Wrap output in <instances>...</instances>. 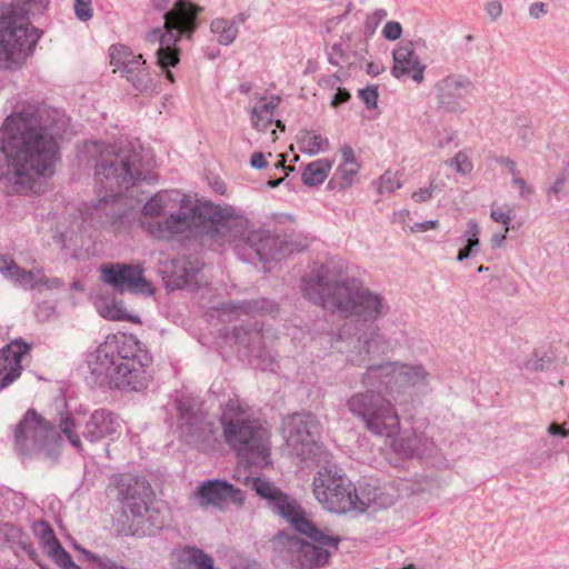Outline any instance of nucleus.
I'll use <instances>...</instances> for the list:
<instances>
[{
  "mask_svg": "<svg viewBox=\"0 0 569 569\" xmlns=\"http://www.w3.org/2000/svg\"><path fill=\"white\" fill-rule=\"evenodd\" d=\"M301 290L305 298L312 303L353 321L343 326L338 333L341 340L349 339L350 345H353L355 350L348 355L350 363L361 366L371 355L383 351L387 340L377 321L385 318L391 309L385 296L355 278L332 280L326 264L302 278Z\"/></svg>",
  "mask_w": 569,
  "mask_h": 569,
  "instance_id": "1",
  "label": "nucleus"
},
{
  "mask_svg": "<svg viewBox=\"0 0 569 569\" xmlns=\"http://www.w3.org/2000/svg\"><path fill=\"white\" fill-rule=\"evenodd\" d=\"M67 124L64 114L46 107H28L6 118L1 138L6 164L0 178L12 184L13 192L28 191L36 179L52 172L59 153L57 137Z\"/></svg>",
  "mask_w": 569,
  "mask_h": 569,
  "instance_id": "2",
  "label": "nucleus"
},
{
  "mask_svg": "<svg viewBox=\"0 0 569 569\" xmlns=\"http://www.w3.org/2000/svg\"><path fill=\"white\" fill-rule=\"evenodd\" d=\"M428 376L421 365L390 361L369 366L360 378L366 390L352 393L346 406L368 432L377 437H392L400 428V416L382 390L392 395L400 393L403 388L426 387Z\"/></svg>",
  "mask_w": 569,
  "mask_h": 569,
  "instance_id": "3",
  "label": "nucleus"
},
{
  "mask_svg": "<svg viewBox=\"0 0 569 569\" xmlns=\"http://www.w3.org/2000/svg\"><path fill=\"white\" fill-rule=\"evenodd\" d=\"M84 153L93 162L94 181L104 196L98 200L96 212L114 232L128 230L138 211L119 199L122 189L144 180L141 152L130 144L119 149L103 142L84 143Z\"/></svg>",
  "mask_w": 569,
  "mask_h": 569,
  "instance_id": "4",
  "label": "nucleus"
},
{
  "mask_svg": "<svg viewBox=\"0 0 569 569\" xmlns=\"http://www.w3.org/2000/svg\"><path fill=\"white\" fill-rule=\"evenodd\" d=\"M251 489L267 501V506L299 533L309 540L295 539L290 542L295 551V563L300 569H315L329 562L341 539L329 530H320L307 517L303 508L292 497L282 492L272 482L261 477L251 480Z\"/></svg>",
  "mask_w": 569,
  "mask_h": 569,
  "instance_id": "5",
  "label": "nucleus"
},
{
  "mask_svg": "<svg viewBox=\"0 0 569 569\" xmlns=\"http://www.w3.org/2000/svg\"><path fill=\"white\" fill-rule=\"evenodd\" d=\"M151 357L131 335L108 336L88 357L93 376L113 383L119 389L141 390L150 378L147 368Z\"/></svg>",
  "mask_w": 569,
  "mask_h": 569,
  "instance_id": "6",
  "label": "nucleus"
},
{
  "mask_svg": "<svg viewBox=\"0 0 569 569\" xmlns=\"http://www.w3.org/2000/svg\"><path fill=\"white\" fill-rule=\"evenodd\" d=\"M220 423L226 443L239 459L251 465L267 462L270 433L244 400L230 398L222 405Z\"/></svg>",
  "mask_w": 569,
  "mask_h": 569,
  "instance_id": "7",
  "label": "nucleus"
},
{
  "mask_svg": "<svg viewBox=\"0 0 569 569\" xmlns=\"http://www.w3.org/2000/svg\"><path fill=\"white\" fill-rule=\"evenodd\" d=\"M203 9L187 0H177L173 7L163 14V30L154 28L147 34V40L158 43L156 51L157 63L166 78L174 82L170 68L176 67L180 61V50L177 47L181 38L190 39L198 27V14Z\"/></svg>",
  "mask_w": 569,
  "mask_h": 569,
  "instance_id": "8",
  "label": "nucleus"
},
{
  "mask_svg": "<svg viewBox=\"0 0 569 569\" xmlns=\"http://www.w3.org/2000/svg\"><path fill=\"white\" fill-rule=\"evenodd\" d=\"M174 204L178 209L168 217L157 220L142 221L147 232L156 239L170 240L174 237L189 238L199 236L207 242L208 230L212 218L219 210L211 202H202L188 194H176Z\"/></svg>",
  "mask_w": 569,
  "mask_h": 569,
  "instance_id": "9",
  "label": "nucleus"
},
{
  "mask_svg": "<svg viewBox=\"0 0 569 569\" xmlns=\"http://www.w3.org/2000/svg\"><path fill=\"white\" fill-rule=\"evenodd\" d=\"M313 495L321 506L336 513L363 512L370 505H379L377 489L361 487L359 490L335 465L318 470L313 481Z\"/></svg>",
  "mask_w": 569,
  "mask_h": 569,
  "instance_id": "10",
  "label": "nucleus"
},
{
  "mask_svg": "<svg viewBox=\"0 0 569 569\" xmlns=\"http://www.w3.org/2000/svg\"><path fill=\"white\" fill-rule=\"evenodd\" d=\"M119 492L124 509L130 515L132 535L144 537L157 535L164 526V518L152 503L151 486L136 477H124L119 482Z\"/></svg>",
  "mask_w": 569,
  "mask_h": 569,
  "instance_id": "11",
  "label": "nucleus"
},
{
  "mask_svg": "<svg viewBox=\"0 0 569 569\" xmlns=\"http://www.w3.org/2000/svg\"><path fill=\"white\" fill-rule=\"evenodd\" d=\"M40 33L37 28L19 24L11 17L0 20V68L13 69L21 66L32 53Z\"/></svg>",
  "mask_w": 569,
  "mask_h": 569,
  "instance_id": "12",
  "label": "nucleus"
},
{
  "mask_svg": "<svg viewBox=\"0 0 569 569\" xmlns=\"http://www.w3.org/2000/svg\"><path fill=\"white\" fill-rule=\"evenodd\" d=\"M60 438L56 426L28 410L14 431L16 447L20 455H31L49 449Z\"/></svg>",
  "mask_w": 569,
  "mask_h": 569,
  "instance_id": "13",
  "label": "nucleus"
},
{
  "mask_svg": "<svg viewBox=\"0 0 569 569\" xmlns=\"http://www.w3.org/2000/svg\"><path fill=\"white\" fill-rule=\"evenodd\" d=\"M219 210L217 217L212 218L209 226L207 243L214 250L226 243H233L236 247H249L248 238L256 229L250 228L249 220L242 216H236L231 207L216 204Z\"/></svg>",
  "mask_w": 569,
  "mask_h": 569,
  "instance_id": "14",
  "label": "nucleus"
},
{
  "mask_svg": "<svg viewBox=\"0 0 569 569\" xmlns=\"http://www.w3.org/2000/svg\"><path fill=\"white\" fill-rule=\"evenodd\" d=\"M109 56L110 64L116 68L114 72L119 71L137 91H160L158 76L146 67V60L141 54H134L127 46L117 44L110 48Z\"/></svg>",
  "mask_w": 569,
  "mask_h": 569,
  "instance_id": "15",
  "label": "nucleus"
},
{
  "mask_svg": "<svg viewBox=\"0 0 569 569\" xmlns=\"http://www.w3.org/2000/svg\"><path fill=\"white\" fill-rule=\"evenodd\" d=\"M286 442L292 452L303 459L316 453L321 427L317 417L309 412H298L284 420Z\"/></svg>",
  "mask_w": 569,
  "mask_h": 569,
  "instance_id": "16",
  "label": "nucleus"
},
{
  "mask_svg": "<svg viewBox=\"0 0 569 569\" xmlns=\"http://www.w3.org/2000/svg\"><path fill=\"white\" fill-rule=\"evenodd\" d=\"M180 437L188 443L208 441L213 433V423L208 420L200 402L192 397H181L176 401Z\"/></svg>",
  "mask_w": 569,
  "mask_h": 569,
  "instance_id": "17",
  "label": "nucleus"
},
{
  "mask_svg": "<svg viewBox=\"0 0 569 569\" xmlns=\"http://www.w3.org/2000/svg\"><path fill=\"white\" fill-rule=\"evenodd\" d=\"M101 279L118 292H153L151 283L144 278L143 269L138 264L106 263L100 268Z\"/></svg>",
  "mask_w": 569,
  "mask_h": 569,
  "instance_id": "18",
  "label": "nucleus"
},
{
  "mask_svg": "<svg viewBox=\"0 0 569 569\" xmlns=\"http://www.w3.org/2000/svg\"><path fill=\"white\" fill-rule=\"evenodd\" d=\"M249 247L261 262L280 261L295 251L297 244L288 236L272 234L264 229H257L248 238Z\"/></svg>",
  "mask_w": 569,
  "mask_h": 569,
  "instance_id": "19",
  "label": "nucleus"
},
{
  "mask_svg": "<svg viewBox=\"0 0 569 569\" xmlns=\"http://www.w3.org/2000/svg\"><path fill=\"white\" fill-rule=\"evenodd\" d=\"M435 89L439 108L461 113L465 111L463 99L472 92L473 84L467 76L452 73L439 80Z\"/></svg>",
  "mask_w": 569,
  "mask_h": 569,
  "instance_id": "20",
  "label": "nucleus"
},
{
  "mask_svg": "<svg viewBox=\"0 0 569 569\" xmlns=\"http://www.w3.org/2000/svg\"><path fill=\"white\" fill-rule=\"evenodd\" d=\"M202 507L213 506L224 509L230 502L241 506L244 501L243 492L224 480H208L199 485L194 491Z\"/></svg>",
  "mask_w": 569,
  "mask_h": 569,
  "instance_id": "21",
  "label": "nucleus"
},
{
  "mask_svg": "<svg viewBox=\"0 0 569 569\" xmlns=\"http://www.w3.org/2000/svg\"><path fill=\"white\" fill-rule=\"evenodd\" d=\"M392 58L391 74L396 79L410 78L417 83L423 81L426 64L420 61L411 41H401L393 50Z\"/></svg>",
  "mask_w": 569,
  "mask_h": 569,
  "instance_id": "22",
  "label": "nucleus"
},
{
  "mask_svg": "<svg viewBox=\"0 0 569 569\" xmlns=\"http://www.w3.org/2000/svg\"><path fill=\"white\" fill-rule=\"evenodd\" d=\"M30 351V345L21 338L12 340L0 349V391L21 375V359Z\"/></svg>",
  "mask_w": 569,
  "mask_h": 569,
  "instance_id": "23",
  "label": "nucleus"
},
{
  "mask_svg": "<svg viewBox=\"0 0 569 569\" xmlns=\"http://www.w3.org/2000/svg\"><path fill=\"white\" fill-rule=\"evenodd\" d=\"M400 431V429L398 430ZM392 439V448L405 457L421 456L431 452L435 443L423 431L418 429H406L400 435L397 432L390 437Z\"/></svg>",
  "mask_w": 569,
  "mask_h": 569,
  "instance_id": "24",
  "label": "nucleus"
},
{
  "mask_svg": "<svg viewBox=\"0 0 569 569\" xmlns=\"http://www.w3.org/2000/svg\"><path fill=\"white\" fill-rule=\"evenodd\" d=\"M119 427V420L111 411L99 409L91 413L81 433L86 440L93 443L114 435Z\"/></svg>",
  "mask_w": 569,
  "mask_h": 569,
  "instance_id": "25",
  "label": "nucleus"
},
{
  "mask_svg": "<svg viewBox=\"0 0 569 569\" xmlns=\"http://www.w3.org/2000/svg\"><path fill=\"white\" fill-rule=\"evenodd\" d=\"M40 272L26 270L19 267L12 258L0 254V273L23 289H34L39 286V281H43V279H39Z\"/></svg>",
  "mask_w": 569,
  "mask_h": 569,
  "instance_id": "26",
  "label": "nucleus"
},
{
  "mask_svg": "<svg viewBox=\"0 0 569 569\" xmlns=\"http://www.w3.org/2000/svg\"><path fill=\"white\" fill-rule=\"evenodd\" d=\"M223 309L237 315H263L272 312L274 309L273 303L267 299L246 300V301H230L223 305Z\"/></svg>",
  "mask_w": 569,
  "mask_h": 569,
  "instance_id": "27",
  "label": "nucleus"
},
{
  "mask_svg": "<svg viewBox=\"0 0 569 569\" xmlns=\"http://www.w3.org/2000/svg\"><path fill=\"white\" fill-rule=\"evenodd\" d=\"M179 191H164L158 192L151 197L142 208V214L144 218H159L163 212L172 208L171 203L176 201V194Z\"/></svg>",
  "mask_w": 569,
  "mask_h": 569,
  "instance_id": "28",
  "label": "nucleus"
},
{
  "mask_svg": "<svg viewBox=\"0 0 569 569\" xmlns=\"http://www.w3.org/2000/svg\"><path fill=\"white\" fill-rule=\"evenodd\" d=\"M332 162L328 159H319L307 164L302 171L301 180L306 186L321 184L328 177Z\"/></svg>",
  "mask_w": 569,
  "mask_h": 569,
  "instance_id": "29",
  "label": "nucleus"
},
{
  "mask_svg": "<svg viewBox=\"0 0 569 569\" xmlns=\"http://www.w3.org/2000/svg\"><path fill=\"white\" fill-rule=\"evenodd\" d=\"M298 142L301 151L310 156L327 151L330 147L329 140L326 137H322L316 131L308 130L300 132Z\"/></svg>",
  "mask_w": 569,
  "mask_h": 569,
  "instance_id": "30",
  "label": "nucleus"
},
{
  "mask_svg": "<svg viewBox=\"0 0 569 569\" xmlns=\"http://www.w3.org/2000/svg\"><path fill=\"white\" fill-rule=\"evenodd\" d=\"M210 30L218 36L217 40L222 46L231 44L238 37L239 30L233 22L228 19L217 18L212 20Z\"/></svg>",
  "mask_w": 569,
  "mask_h": 569,
  "instance_id": "31",
  "label": "nucleus"
},
{
  "mask_svg": "<svg viewBox=\"0 0 569 569\" xmlns=\"http://www.w3.org/2000/svg\"><path fill=\"white\" fill-rule=\"evenodd\" d=\"M349 42L350 36H348L346 40L341 39L331 46V49L328 52V61L330 64L338 67L349 61Z\"/></svg>",
  "mask_w": 569,
  "mask_h": 569,
  "instance_id": "32",
  "label": "nucleus"
},
{
  "mask_svg": "<svg viewBox=\"0 0 569 569\" xmlns=\"http://www.w3.org/2000/svg\"><path fill=\"white\" fill-rule=\"evenodd\" d=\"M471 151H459L453 158L446 161V164L453 167L458 173L468 174L472 171Z\"/></svg>",
  "mask_w": 569,
  "mask_h": 569,
  "instance_id": "33",
  "label": "nucleus"
},
{
  "mask_svg": "<svg viewBox=\"0 0 569 569\" xmlns=\"http://www.w3.org/2000/svg\"><path fill=\"white\" fill-rule=\"evenodd\" d=\"M33 532L36 536H38L41 540V542L44 546L48 547H57V542L59 540L57 539L52 528L49 526V523L44 520H38L33 525Z\"/></svg>",
  "mask_w": 569,
  "mask_h": 569,
  "instance_id": "34",
  "label": "nucleus"
},
{
  "mask_svg": "<svg viewBox=\"0 0 569 569\" xmlns=\"http://www.w3.org/2000/svg\"><path fill=\"white\" fill-rule=\"evenodd\" d=\"M401 188V181L397 173L386 171L378 180L377 191L380 194L392 193Z\"/></svg>",
  "mask_w": 569,
  "mask_h": 569,
  "instance_id": "35",
  "label": "nucleus"
},
{
  "mask_svg": "<svg viewBox=\"0 0 569 569\" xmlns=\"http://www.w3.org/2000/svg\"><path fill=\"white\" fill-rule=\"evenodd\" d=\"M360 166H341L339 164L336 172V178L339 181L340 188H348L355 182Z\"/></svg>",
  "mask_w": 569,
  "mask_h": 569,
  "instance_id": "36",
  "label": "nucleus"
},
{
  "mask_svg": "<svg viewBox=\"0 0 569 569\" xmlns=\"http://www.w3.org/2000/svg\"><path fill=\"white\" fill-rule=\"evenodd\" d=\"M386 17L387 11L385 9H377L371 14H368L363 23L365 37H371Z\"/></svg>",
  "mask_w": 569,
  "mask_h": 569,
  "instance_id": "37",
  "label": "nucleus"
},
{
  "mask_svg": "<svg viewBox=\"0 0 569 569\" xmlns=\"http://www.w3.org/2000/svg\"><path fill=\"white\" fill-rule=\"evenodd\" d=\"M20 538V530L12 525H0V548L10 546Z\"/></svg>",
  "mask_w": 569,
  "mask_h": 569,
  "instance_id": "38",
  "label": "nucleus"
},
{
  "mask_svg": "<svg viewBox=\"0 0 569 569\" xmlns=\"http://www.w3.org/2000/svg\"><path fill=\"white\" fill-rule=\"evenodd\" d=\"M74 421L66 418L61 421L60 429L66 435L70 443L78 450H81L80 437L74 431Z\"/></svg>",
  "mask_w": 569,
  "mask_h": 569,
  "instance_id": "39",
  "label": "nucleus"
},
{
  "mask_svg": "<svg viewBox=\"0 0 569 569\" xmlns=\"http://www.w3.org/2000/svg\"><path fill=\"white\" fill-rule=\"evenodd\" d=\"M53 557L56 563L61 569H71L76 565L70 553L61 546L60 542H57V547L53 548Z\"/></svg>",
  "mask_w": 569,
  "mask_h": 569,
  "instance_id": "40",
  "label": "nucleus"
},
{
  "mask_svg": "<svg viewBox=\"0 0 569 569\" xmlns=\"http://www.w3.org/2000/svg\"><path fill=\"white\" fill-rule=\"evenodd\" d=\"M200 271V267L198 263H193L191 261H183L181 266V273H178V279L181 281L178 286L187 284L192 281L196 277L197 272Z\"/></svg>",
  "mask_w": 569,
  "mask_h": 569,
  "instance_id": "41",
  "label": "nucleus"
},
{
  "mask_svg": "<svg viewBox=\"0 0 569 569\" xmlns=\"http://www.w3.org/2000/svg\"><path fill=\"white\" fill-rule=\"evenodd\" d=\"M260 104H257L252 108V113H264L268 117L274 116V110L279 106L280 98L279 97H272L269 101H264V98H261Z\"/></svg>",
  "mask_w": 569,
  "mask_h": 569,
  "instance_id": "42",
  "label": "nucleus"
},
{
  "mask_svg": "<svg viewBox=\"0 0 569 569\" xmlns=\"http://www.w3.org/2000/svg\"><path fill=\"white\" fill-rule=\"evenodd\" d=\"M480 228L478 223L475 220H470L467 224V229L461 236V239L466 242V244L473 243V241L477 243V247L480 248Z\"/></svg>",
  "mask_w": 569,
  "mask_h": 569,
  "instance_id": "43",
  "label": "nucleus"
},
{
  "mask_svg": "<svg viewBox=\"0 0 569 569\" xmlns=\"http://www.w3.org/2000/svg\"><path fill=\"white\" fill-rule=\"evenodd\" d=\"M74 13L81 21H88L92 18L91 0H76Z\"/></svg>",
  "mask_w": 569,
  "mask_h": 569,
  "instance_id": "44",
  "label": "nucleus"
},
{
  "mask_svg": "<svg viewBox=\"0 0 569 569\" xmlns=\"http://www.w3.org/2000/svg\"><path fill=\"white\" fill-rule=\"evenodd\" d=\"M359 97L368 109H372L377 106L378 91L376 87H367L359 90Z\"/></svg>",
  "mask_w": 569,
  "mask_h": 569,
  "instance_id": "45",
  "label": "nucleus"
},
{
  "mask_svg": "<svg viewBox=\"0 0 569 569\" xmlns=\"http://www.w3.org/2000/svg\"><path fill=\"white\" fill-rule=\"evenodd\" d=\"M490 217L493 221L502 223L505 227H509V223L512 220V210H503L500 207H492Z\"/></svg>",
  "mask_w": 569,
  "mask_h": 569,
  "instance_id": "46",
  "label": "nucleus"
},
{
  "mask_svg": "<svg viewBox=\"0 0 569 569\" xmlns=\"http://www.w3.org/2000/svg\"><path fill=\"white\" fill-rule=\"evenodd\" d=\"M251 122H252V126L258 131H267L269 129V127L273 123V118L268 117L264 113H260V112L252 113L251 112Z\"/></svg>",
  "mask_w": 569,
  "mask_h": 569,
  "instance_id": "47",
  "label": "nucleus"
},
{
  "mask_svg": "<svg viewBox=\"0 0 569 569\" xmlns=\"http://www.w3.org/2000/svg\"><path fill=\"white\" fill-rule=\"evenodd\" d=\"M402 27L397 21H389L385 24L382 29V34L388 40H397L401 37Z\"/></svg>",
  "mask_w": 569,
  "mask_h": 569,
  "instance_id": "48",
  "label": "nucleus"
},
{
  "mask_svg": "<svg viewBox=\"0 0 569 569\" xmlns=\"http://www.w3.org/2000/svg\"><path fill=\"white\" fill-rule=\"evenodd\" d=\"M257 367H259L262 371H274L277 366V361L272 355L269 353H259L257 355Z\"/></svg>",
  "mask_w": 569,
  "mask_h": 569,
  "instance_id": "49",
  "label": "nucleus"
},
{
  "mask_svg": "<svg viewBox=\"0 0 569 569\" xmlns=\"http://www.w3.org/2000/svg\"><path fill=\"white\" fill-rule=\"evenodd\" d=\"M341 151V156H342V161H341V166H360L357 161V158H356V154H355V151L353 149L351 148V146L349 144H343L340 149Z\"/></svg>",
  "mask_w": 569,
  "mask_h": 569,
  "instance_id": "50",
  "label": "nucleus"
},
{
  "mask_svg": "<svg viewBox=\"0 0 569 569\" xmlns=\"http://www.w3.org/2000/svg\"><path fill=\"white\" fill-rule=\"evenodd\" d=\"M566 183L565 177H558L556 181L547 189V198L548 201L551 200V197L555 196L557 200H559V194L562 192Z\"/></svg>",
  "mask_w": 569,
  "mask_h": 569,
  "instance_id": "51",
  "label": "nucleus"
},
{
  "mask_svg": "<svg viewBox=\"0 0 569 569\" xmlns=\"http://www.w3.org/2000/svg\"><path fill=\"white\" fill-rule=\"evenodd\" d=\"M512 183L519 189L521 198H527L533 193V188L527 184L526 180L519 176L512 178Z\"/></svg>",
  "mask_w": 569,
  "mask_h": 569,
  "instance_id": "52",
  "label": "nucleus"
},
{
  "mask_svg": "<svg viewBox=\"0 0 569 569\" xmlns=\"http://www.w3.org/2000/svg\"><path fill=\"white\" fill-rule=\"evenodd\" d=\"M480 248L477 247V243L473 241V243L466 244L463 248H461L458 252L457 260L463 261L468 259L471 256H475L479 252Z\"/></svg>",
  "mask_w": 569,
  "mask_h": 569,
  "instance_id": "53",
  "label": "nucleus"
},
{
  "mask_svg": "<svg viewBox=\"0 0 569 569\" xmlns=\"http://www.w3.org/2000/svg\"><path fill=\"white\" fill-rule=\"evenodd\" d=\"M101 316L109 320H122L124 313L121 309H119L116 306H108L103 311H101Z\"/></svg>",
  "mask_w": 569,
  "mask_h": 569,
  "instance_id": "54",
  "label": "nucleus"
},
{
  "mask_svg": "<svg viewBox=\"0 0 569 569\" xmlns=\"http://www.w3.org/2000/svg\"><path fill=\"white\" fill-rule=\"evenodd\" d=\"M431 197H432V186H430L428 188H421L418 191H415L411 196V198L418 203L426 202V201L430 200Z\"/></svg>",
  "mask_w": 569,
  "mask_h": 569,
  "instance_id": "55",
  "label": "nucleus"
},
{
  "mask_svg": "<svg viewBox=\"0 0 569 569\" xmlns=\"http://www.w3.org/2000/svg\"><path fill=\"white\" fill-rule=\"evenodd\" d=\"M487 13L493 19H498L502 13V6L499 1H490L486 6Z\"/></svg>",
  "mask_w": 569,
  "mask_h": 569,
  "instance_id": "56",
  "label": "nucleus"
},
{
  "mask_svg": "<svg viewBox=\"0 0 569 569\" xmlns=\"http://www.w3.org/2000/svg\"><path fill=\"white\" fill-rule=\"evenodd\" d=\"M350 93L345 88H339L336 94L333 96V99L331 101L332 107H338L345 102H347L350 99Z\"/></svg>",
  "mask_w": 569,
  "mask_h": 569,
  "instance_id": "57",
  "label": "nucleus"
},
{
  "mask_svg": "<svg viewBox=\"0 0 569 569\" xmlns=\"http://www.w3.org/2000/svg\"><path fill=\"white\" fill-rule=\"evenodd\" d=\"M547 13V6L543 2H535L529 7L531 18L539 19Z\"/></svg>",
  "mask_w": 569,
  "mask_h": 569,
  "instance_id": "58",
  "label": "nucleus"
},
{
  "mask_svg": "<svg viewBox=\"0 0 569 569\" xmlns=\"http://www.w3.org/2000/svg\"><path fill=\"white\" fill-rule=\"evenodd\" d=\"M39 279H43V281H39V286H43L48 289H58L62 286V281L59 278H47L42 272H40Z\"/></svg>",
  "mask_w": 569,
  "mask_h": 569,
  "instance_id": "59",
  "label": "nucleus"
},
{
  "mask_svg": "<svg viewBox=\"0 0 569 569\" xmlns=\"http://www.w3.org/2000/svg\"><path fill=\"white\" fill-rule=\"evenodd\" d=\"M437 226H438V221L437 220H428V221H425V222L415 223L411 227V232H426L429 229L437 228Z\"/></svg>",
  "mask_w": 569,
  "mask_h": 569,
  "instance_id": "60",
  "label": "nucleus"
},
{
  "mask_svg": "<svg viewBox=\"0 0 569 569\" xmlns=\"http://www.w3.org/2000/svg\"><path fill=\"white\" fill-rule=\"evenodd\" d=\"M250 164L256 169H263L267 167V161L262 152H254L251 156Z\"/></svg>",
  "mask_w": 569,
  "mask_h": 569,
  "instance_id": "61",
  "label": "nucleus"
},
{
  "mask_svg": "<svg viewBox=\"0 0 569 569\" xmlns=\"http://www.w3.org/2000/svg\"><path fill=\"white\" fill-rule=\"evenodd\" d=\"M99 569H128L127 567L122 565H118L112 559L108 557H102L101 560H99L98 565Z\"/></svg>",
  "mask_w": 569,
  "mask_h": 569,
  "instance_id": "62",
  "label": "nucleus"
},
{
  "mask_svg": "<svg viewBox=\"0 0 569 569\" xmlns=\"http://www.w3.org/2000/svg\"><path fill=\"white\" fill-rule=\"evenodd\" d=\"M548 431L552 436L566 437L568 435V431H567L565 425L551 423L549 426Z\"/></svg>",
  "mask_w": 569,
  "mask_h": 569,
  "instance_id": "63",
  "label": "nucleus"
},
{
  "mask_svg": "<svg viewBox=\"0 0 569 569\" xmlns=\"http://www.w3.org/2000/svg\"><path fill=\"white\" fill-rule=\"evenodd\" d=\"M508 231H509V227H505L502 233L493 234L492 238H491L492 244L495 247H501L502 243L505 242L506 238H507Z\"/></svg>",
  "mask_w": 569,
  "mask_h": 569,
  "instance_id": "64",
  "label": "nucleus"
}]
</instances>
